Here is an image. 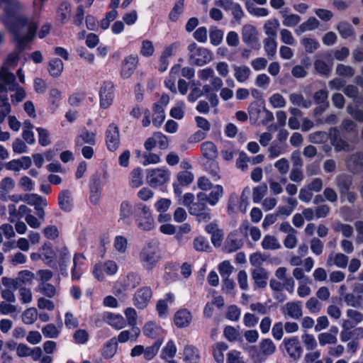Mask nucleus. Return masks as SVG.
<instances>
[{"mask_svg": "<svg viewBox=\"0 0 363 363\" xmlns=\"http://www.w3.org/2000/svg\"><path fill=\"white\" fill-rule=\"evenodd\" d=\"M4 8V13L0 19L5 26H9V21H16L19 23H24L27 33L23 35L26 39H32L36 24L21 16L19 13L24 10V6L18 0H0V9Z\"/></svg>", "mask_w": 363, "mask_h": 363, "instance_id": "f257e3e1", "label": "nucleus"}, {"mask_svg": "<svg viewBox=\"0 0 363 363\" xmlns=\"http://www.w3.org/2000/svg\"><path fill=\"white\" fill-rule=\"evenodd\" d=\"M47 0H34L33 1V16L31 18H28L23 15V13L26 11V6H24V10L19 13V15L23 18H26L28 22L33 21L36 24V28L35 29L33 36L32 39H26L23 38V35L27 33V29L26 26H24V23H19L16 21H9V26H5L11 33H13L14 35L15 40L18 44V46L22 48L24 44L32 41L36 33V30L38 26V22L36 21V18L39 17L40 11L43 8V3Z\"/></svg>", "mask_w": 363, "mask_h": 363, "instance_id": "f03ea898", "label": "nucleus"}, {"mask_svg": "<svg viewBox=\"0 0 363 363\" xmlns=\"http://www.w3.org/2000/svg\"><path fill=\"white\" fill-rule=\"evenodd\" d=\"M160 258L159 242L156 240L145 242L139 253L140 262L146 270L155 267Z\"/></svg>", "mask_w": 363, "mask_h": 363, "instance_id": "7ed1b4c3", "label": "nucleus"}, {"mask_svg": "<svg viewBox=\"0 0 363 363\" xmlns=\"http://www.w3.org/2000/svg\"><path fill=\"white\" fill-rule=\"evenodd\" d=\"M170 171L165 167L151 168L147 170V183L153 188L162 186L169 182Z\"/></svg>", "mask_w": 363, "mask_h": 363, "instance_id": "20e7f679", "label": "nucleus"}, {"mask_svg": "<svg viewBox=\"0 0 363 363\" xmlns=\"http://www.w3.org/2000/svg\"><path fill=\"white\" fill-rule=\"evenodd\" d=\"M188 51L191 62L197 66L207 65L213 58V55L209 50L199 47L195 43L189 45Z\"/></svg>", "mask_w": 363, "mask_h": 363, "instance_id": "39448f33", "label": "nucleus"}, {"mask_svg": "<svg viewBox=\"0 0 363 363\" xmlns=\"http://www.w3.org/2000/svg\"><path fill=\"white\" fill-rule=\"evenodd\" d=\"M19 60V54L17 52L11 53L5 62L4 63L0 71V82L7 86H11V88L15 86V76L8 70V67H14L17 65Z\"/></svg>", "mask_w": 363, "mask_h": 363, "instance_id": "423d86ee", "label": "nucleus"}, {"mask_svg": "<svg viewBox=\"0 0 363 363\" xmlns=\"http://www.w3.org/2000/svg\"><path fill=\"white\" fill-rule=\"evenodd\" d=\"M138 213L135 218L137 226L142 230H151L154 228L155 223L150 208L140 203L138 206Z\"/></svg>", "mask_w": 363, "mask_h": 363, "instance_id": "0eeeda50", "label": "nucleus"}, {"mask_svg": "<svg viewBox=\"0 0 363 363\" xmlns=\"http://www.w3.org/2000/svg\"><path fill=\"white\" fill-rule=\"evenodd\" d=\"M118 270L117 263L113 260H106L104 262L96 264L93 269V274L96 279L103 281L105 278L104 274L108 276L114 275Z\"/></svg>", "mask_w": 363, "mask_h": 363, "instance_id": "6e6552de", "label": "nucleus"}, {"mask_svg": "<svg viewBox=\"0 0 363 363\" xmlns=\"http://www.w3.org/2000/svg\"><path fill=\"white\" fill-rule=\"evenodd\" d=\"M152 296L150 287L143 286L138 289L133 297V304L139 310L145 309L149 304Z\"/></svg>", "mask_w": 363, "mask_h": 363, "instance_id": "1a4fd4ad", "label": "nucleus"}, {"mask_svg": "<svg viewBox=\"0 0 363 363\" xmlns=\"http://www.w3.org/2000/svg\"><path fill=\"white\" fill-rule=\"evenodd\" d=\"M242 40L253 48L259 49L258 32L257 28L251 24H245L242 28Z\"/></svg>", "mask_w": 363, "mask_h": 363, "instance_id": "9d476101", "label": "nucleus"}, {"mask_svg": "<svg viewBox=\"0 0 363 363\" xmlns=\"http://www.w3.org/2000/svg\"><path fill=\"white\" fill-rule=\"evenodd\" d=\"M168 145L167 137L160 132L155 133L145 140L144 144L145 148L147 151H151L156 147H159L161 150H165L168 147Z\"/></svg>", "mask_w": 363, "mask_h": 363, "instance_id": "9b49d317", "label": "nucleus"}, {"mask_svg": "<svg viewBox=\"0 0 363 363\" xmlns=\"http://www.w3.org/2000/svg\"><path fill=\"white\" fill-rule=\"evenodd\" d=\"M140 277L135 272H129L124 278L122 286H118L116 284L113 288V293L118 296L128 289H133L138 286L140 283Z\"/></svg>", "mask_w": 363, "mask_h": 363, "instance_id": "f8f14e48", "label": "nucleus"}, {"mask_svg": "<svg viewBox=\"0 0 363 363\" xmlns=\"http://www.w3.org/2000/svg\"><path fill=\"white\" fill-rule=\"evenodd\" d=\"M100 106L108 108L114 99L113 84L111 82H104L99 91Z\"/></svg>", "mask_w": 363, "mask_h": 363, "instance_id": "ddd939ff", "label": "nucleus"}, {"mask_svg": "<svg viewBox=\"0 0 363 363\" xmlns=\"http://www.w3.org/2000/svg\"><path fill=\"white\" fill-rule=\"evenodd\" d=\"M344 301L348 306L352 307H358L363 304V284H355L352 293L346 294Z\"/></svg>", "mask_w": 363, "mask_h": 363, "instance_id": "4468645a", "label": "nucleus"}, {"mask_svg": "<svg viewBox=\"0 0 363 363\" xmlns=\"http://www.w3.org/2000/svg\"><path fill=\"white\" fill-rule=\"evenodd\" d=\"M86 269V260L82 254H75L73 257V266L71 269L72 281L79 280Z\"/></svg>", "mask_w": 363, "mask_h": 363, "instance_id": "2eb2a0df", "label": "nucleus"}, {"mask_svg": "<svg viewBox=\"0 0 363 363\" xmlns=\"http://www.w3.org/2000/svg\"><path fill=\"white\" fill-rule=\"evenodd\" d=\"M138 63L137 55H130L125 57L121 66V76L128 79L132 76Z\"/></svg>", "mask_w": 363, "mask_h": 363, "instance_id": "dca6fc26", "label": "nucleus"}, {"mask_svg": "<svg viewBox=\"0 0 363 363\" xmlns=\"http://www.w3.org/2000/svg\"><path fill=\"white\" fill-rule=\"evenodd\" d=\"M106 143L109 151H116L120 143L118 127L114 124L109 125L106 133Z\"/></svg>", "mask_w": 363, "mask_h": 363, "instance_id": "f3484780", "label": "nucleus"}, {"mask_svg": "<svg viewBox=\"0 0 363 363\" xmlns=\"http://www.w3.org/2000/svg\"><path fill=\"white\" fill-rule=\"evenodd\" d=\"M285 318L298 319L302 316V306L298 301L288 302L281 308Z\"/></svg>", "mask_w": 363, "mask_h": 363, "instance_id": "a211bd4d", "label": "nucleus"}, {"mask_svg": "<svg viewBox=\"0 0 363 363\" xmlns=\"http://www.w3.org/2000/svg\"><path fill=\"white\" fill-rule=\"evenodd\" d=\"M174 295L172 293L166 294L163 298L157 301L156 310L158 315L162 318H166L169 315V306L174 302Z\"/></svg>", "mask_w": 363, "mask_h": 363, "instance_id": "6ab92c4d", "label": "nucleus"}, {"mask_svg": "<svg viewBox=\"0 0 363 363\" xmlns=\"http://www.w3.org/2000/svg\"><path fill=\"white\" fill-rule=\"evenodd\" d=\"M60 208L65 212H70L74 208V199L72 194L69 190H62L57 198Z\"/></svg>", "mask_w": 363, "mask_h": 363, "instance_id": "aec40b11", "label": "nucleus"}, {"mask_svg": "<svg viewBox=\"0 0 363 363\" xmlns=\"http://www.w3.org/2000/svg\"><path fill=\"white\" fill-rule=\"evenodd\" d=\"M96 144V135L95 133L89 131L84 128L77 135L75 139L76 146H83L84 145H95Z\"/></svg>", "mask_w": 363, "mask_h": 363, "instance_id": "412c9836", "label": "nucleus"}, {"mask_svg": "<svg viewBox=\"0 0 363 363\" xmlns=\"http://www.w3.org/2000/svg\"><path fill=\"white\" fill-rule=\"evenodd\" d=\"M191 321V313L186 308H180L174 315V323L177 328H186Z\"/></svg>", "mask_w": 363, "mask_h": 363, "instance_id": "4be33fe9", "label": "nucleus"}, {"mask_svg": "<svg viewBox=\"0 0 363 363\" xmlns=\"http://www.w3.org/2000/svg\"><path fill=\"white\" fill-rule=\"evenodd\" d=\"M283 343L284 344L287 353L291 357L296 359L301 357L302 349L297 337H293L284 339Z\"/></svg>", "mask_w": 363, "mask_h": 363, "instance_id": "5701e85b", "label": "nucleus"}, {"mask_svg": "<svg viewBox=\"0 0 363 363\" xmlns=\"http://www.w3.org/2000/svg\"><path fill=\"white\" fill-rule=\"evenodd\" d=\"M103 319L105 323L116 330H121L126 325L125 318L118 313L106 312L104 314Z\"/></svg>", "mask_w": 363, "mask_h": 363, "instance_id": "b1692460", "label": "nucleus"}, {"mask_svg": "<svg viewBox=\"0 0 363 363\" xmlns=\"http://www.w3.org/2000/svg\"><path fill=\"white\" fill-rule=\"evenodd\" d=\"M32 164L30 157L23 156L17 160H12L5 164L6 169L13 172H20L21 169H28Z\"/></svg>", "mask_w": 363, "mask_h": 363, "instance_id": "393cba45", "label": "nucleus"}, {"mask_svg": "<svg viewBox=\"0 0 363 363\" xmlns=\"http://www.w3.org/2000/svg\"><path fill=\"white\" fill-rule=\"evenodd\" d=\"M349 258L347 255L340 252H331L327 259L328 267L335 266L340 269H345L348 264Z\"/></svg>", "mask_w": 363, "mask_h": 363, "instance_id": "a878e982", "label": "nucleus"}, {"mask_svg": "<svg viewBox=\"0 0 363 363\" xmlns=\"http://www.w3.org/2000/svg\"><path fill=\"white\" fill-rule=\"evenodd\" d=\"M101 186L100 178L97 175H94L90 183V202L93 204H97L101 199Z\"/></svg>", "mask_w": 363, "mask_h": 363, "instance_id": "bb28decb", "label": "nucleus"}, {"mask_svg": "<svg viewBox=\"0 0 363 363\" xmlns=\"http://www.w3.org/2000/svg\"><path fill=\"white\" fill-rule=\"evenodd\" d=\"M260 353L257 357V360L264 361L267 357L272 355L276 351V345L270 339H264L259 343Z\"/></svg>", "mask_w": 363, "mask_h": 363, "instance_id": "cd10ccee", "label": "nucleus"}, {"mask_svg": "<svg viewBox=\"0 0 363 363\" xmlns=\"http://www.w3.org/2000/svg\"><path fill=\"white\" fill-rule=\"evenodd\" d=\"M252 277L257 287L264 288L267 286L268 273L264 268H255L252 272Z\"/></svg>", "mask_w": 363, "mask_h": 363, "instance_id": "c85d7f7f", "label": "nucleus"}, {"mask_svg": "<svg viewBox=\"0 0 363 363\" xmlns=\"http://www.w3.org/2000/svg\"><path fill=\"white\" fill-rule=\"evenodd\" d=\"M280 14L282 18V23L286 27H295L301 21V17L297 14L289 13L287 8L281 10Z\"/></svg>", "mask_w": 363, "mask_h": 363, "instance_id": "c756f323", "label": "nucleus"}, {"mask_svg": "<svg viewBox=\"0 0 363 363\" xmlns=\"http://www.w3.org/2000/svg\"><path fill=\"white\" fill-rule=\"evenodd\" d=\"M16 186L15 181L11 177H4L0 182V199L6 201L8 194Z\"/></svg>", "mask_w": 363, "mask_h": 363, "instance_id": "7c9ffc66", "label": "nucleus"}, {"mask_svg": "<svg viewBox=\"0 0 363 363\" xmlns=\"http://www.w3.org/2000/svg\"><path fill=\"white\" fill-rule=\"evenodd\" d=\"M320 26V22L315 17L308 18L305 22L302 23L295 30L294 33L297 35H300L302 33L307 31H312L318 28Z\"/></svg>", "mask_w": 363, "mask_h": 363, "instance_id": "2f4dec72", "label": "nucleus"}, {"mask_svg": "<svg viewBox=\"0 0 363 363\" xmlns=\"http://www.w3.org/2000/svg\"><path fill=\"white\" fill-rule=\"evenodd\" d=\"M183 356L185 363H199L200 361L199 351L191 345H187L184 347Z\"/></svg>", "mask_w": 363, "mask_h": 363, "instance_id": "473e14b6", "label": "nucleus"}, {"mask_svg": "<svg viewBox=\"0 0 363 363\" xmlns=\"http://www.w3.org/2000/svg\"><path fill=\"white\" fill-rule=\"evenodd\" d=\"M245 8L250 15L255 17H266L269 13L267 9L257 6L251 0L245 1Z\"/></svg>", "mask_w": 363, "mask_h": 363, "instance_id": "72a5a7b5", "label": "nucleus"}, {"mask_svg": "<svg viewBox=\"0 0 363 363\" xmlns=\"http://www.w3.org/2000/svg\"><path fill=\"white\" fill-rule=\"evenodd\" d=\"M234 77L240 83L245 82L250 77L251 70L245 65H233Z\"/></svg>", "mask_w": 363, "mask_h": 363, "instance_id": "f704fd0d", "label": "nucleus"}, {"mask_svg": "<svg viewBox=\"0 0 363 363\" xmlns=\"http://www.w3.org/2000/svg\"><path fill=\"white\" fill-rule=\"evenodd\" d=\"M143 184V169L140 167L133 169L129 174V185L133 188H138Z\"/></svg>", "mask_w": 363, "mask_h": 363, "instance_id": "c9c22d12", "label": "nucleus"}, {"mask_svg": "<svg viewBox=\"0 0 363 363\" xmlns=\"http://www.w3.org/2000/svg\"><path fill=\"white\" fill-rule=\"evenodd\" d=\"M280 26V23L278 19L271 18L267 20L264 25V33L267 35V38H277V30Z\"/></svg>", "mask_w": 363, "mask_h": 363, "instance_id": "e433bc0d", "label": "nucleus"}, {"mask_svg": "<svg viewBox=\"0 0 363 363\" xmlns=\"http://www.w3.org/2000/svg\"><path fill=\"white\" fill-rule=\"evenodd\" d=\"M140 333V330L137 327H132L130 330L121 332L118 336L120 342L123 343L128 340L135 341Z\"/></svg>", "mask_w": 363, "mask_h": 363, "instance_id": "4c0bfd02", "label": "nucleus"}, {"mask_svg": "<svg viewBox=\"0 0 363 363\" xmlns=\"http://www.w3.org/2000/svg\"><path fill=\"white\" fill-rule=\"evenodd\" d=\"M70 258V255L66 247L62 248L59 252V268L60 274L64 277L68 276L67 262Z\"/></svg>", "mask_w": 363, "mask_h": 363, "instance_id": "58836bf2", "label": "nucleus"}, {"mask_svg": "<svg viewBox=\"0 0 363 363\" xmlns=\"http://www.w3.org/2000/svg\"><path fill=\"white\" fill-rule=\"evenodd\" d=\"M113 247L118 254H125L128 247L127 238L123 235H116L113 241Z\"/></svg>", "mask_w": 363, "mask_h": 363, "instance_id": "ea45409f", "label": "nucleus"}, {"mask_svg": "<svg viewBox=\"0 0 363 363\" xmlns=\"http://www.w3.org/2000/svg\"><path fill=\"white\" fill-rule=\"evenodd\" d=\"M264 50L269 59H274L277 53V43L276 38H266L264 41Z\"/></svg>", "mask_w": 363, "mask_h": 363, "instance_id": "a19ab883", "label": "nucleus"}, {"mask_svg": "<svg viewBox=\"0 0 363 363\" xmlns=\"http://www.w3.org/2000/svg\"><path fill=\"white\" fill-rule=\"evenodd\" d=\"M64 69V65L58 58L52 59L48 65V72L52 77H58L61 75Z\"/></svg>", "mask_w": 363, "mask_h": 363, "instance_id": "79ce46f5", "label": "nucleus"}, {"mask_svg": "<svg viewBox=\"0 0 363 363\" xmlns=\"http://www.w3.org/2000/svg\"><path fill=\"white\" fill-rule=\"evenodd\" d=\"M33 125L28 121H26L23 124L22 137L23 140L29 145H33L35 142L34 133L33 132Z\"/></svg>", "mask_w": 363, "mask_h": 363, "instance_id": "37998d69", "label": "nucleus"}, {"mask_svg": "<svg viewBox=\"0 0 363 363\" xmlns=\"http://www.w3.org/2000/svg\"><path fill=\"white\" fill-rule=\"evenodd\" d=\"M162 332V329L160 326L153 322H147L143 327V333L147 337L155 338L157 335H160Z\"/></svg>", "mask_w": 363, "mask_h": 363, "instance_id": "c03bdc74", "label": "nucleus"}, {"mask_svg": "<svg viewBox=\"0 0 363 363\" xmlns=\"http://www.w3.org/2000/svg\"><path fill=\"white\" fill-rule=\"evenodd\" d=\"M262 247L266 250H275L281 247V245L278 239L270 235H267L264 237L262 241Z\"/></svg>", "mask_w": 363, "mask_h": 363, "instance_id": "a18cd8bd", "label": "nucleus"}, {"mask_svg": "<svg viewBox=\"0 0 363 363\" xmlns=\"http://www.w3.org/2000/svg\"><path fill=\"white\" fill-rule=\"evenodd\" d=\"M62 100V92L58 89L52 88L50 90L48 94V102L51 109L55 110L60 106Z\"/></svg>", "mask_w": 363, "mask_h": 363, "instance_id": "49530a36", "label": "nucleus"}, {"mask_svg": "<svg viewBox=\"0 0 363 363\" xmlns=\"http://www.w3.org/2000/svg\"><path fill=\"white\" fill-rule=\"evenodd\" d=\"M211 191L208 196V203L211 206H215L218 203L223 194V188L220 185H216L211 188Z\"/></svg>", "mask_w": 363, "mask_h": 363, "instance_id": "de8ad7c7", "label": "nucleus"}, {"mask_svg": "<svg viewBox=\"0 0 363 363\" xmlns=\"http://www.w3.org/2000/svg\"><path fill=\"white\" fill-rule=\"evenodd\" d=\"M153 112L152 123L156 127H159L165 119L164 108L159 104H155L153 106Z\"/></svg>", "mask_w": 363, "mask_h": 363, "instance_id": "09e8293b", "label": "nucleus"}, {"mask_svg": "<svg viewBox=\"0 0 363 363\" xmlns=\"http://www.w3.org/2000/svg\"><path fill=\"white\" fill-rule=\"evenodd\" d=\"M38 313L35 308L31 307L26 309L22 315V321L24 324L31 325L38 319Z\"/></svg>", "mask_w": 363, "mask_h": 363, "instance_id": "8fccbe9b", "label": "nucleus"}, {"mask_svg": "<svg viewBox=\"0 0 363 363\" xmlns=\"http://www.w3.org/2000/svg\"><path fill=\"white\" fill-rule=\"evenodd\" d=\"M42 255V260L46 264L50 265L55 259V253L50 245L45 244L40 248Z\"/></svg>", "mask_w": 363, "mask_h": 363, "instance_id": "3c124183", "label": "nucleus"}, {"mask_svg": "<svg viewBox=\"0 0 363 363\" xmlns=\"http://www.w3.org/2000/svg\"><path fill=\"white\" fill-rule=\"evenodd\" d=\"M23 201L34 207L39 205L48 206L47 200L35 194H26L23 196Z\"/></svg>", "mask_w": 363, "mask_h": 363, "instance_id": "603ef678", "label": "nucleus"}, {"mask_svg": "<svg viewBox=\"0 0 363 363\" xmlns=\"http://www.w3.org/2000/svg\"><path fill=\"white\" fill-rule=\"evenodd\" d=\"M177 350L174 342L172 340H169L162 350L161 358L164 360L172 359L175 356Z\"/></svg>", "mask_w": 363, "mask_h": 363, "instance_id": "864d4df0", "label": "nucleus"}, {"mask_svg": "<svg viewBox=\"0 0 363 363\" xmlns=\"http://www.w3.org/2000/svg\"><path fill=\"white\" fill-rule=\"evenodd\" d=\"M201 150L203 155L207 158L212 159L217 155V149L212 142H204L201 145Z\"/></svg>", "mask_w": 363, "mask_h": 363, "instance_id": "5fc2aeb1", "label": "nucleus"}, {"mask_svg": "<svg viewBox=\"0 0 363 363\" xmlns=\"http://www.w3.org/2000/svg\"><path fill=\"white\" fill-rule=\"evenodd\" d=\"M62 325L55 326L54 324H48L42 328L43 335L47 338H56L58 337Z\"/></svg>", "mask_w": 363, "mask_h": 363, "instance_id": "6e6d98bb", "label": "nucleus"}, {"mask_svg": "<svg viewBox=\"0 0 363 363\" xmlns=\"http://www.w3.org/2000/svg\"><path fill=\"white\" fill-rule=\"evenodd\" d=\"M318 343L323 347L326 345H335L337 342V337L328 332L320 333L318 335Z\"/></svg>", "mask_w": 363, "mask_h": 363, "instance_id": "4d7b16f0", "label": "nucleus"}, {"mask_svg": "<svg viewBox=\"0 0 363 363\" xmlns=\"http://www.w3.org/2000/svg\"><path fill=\"white\" fill-rule=\"evenodd\" d=\"M201 84L199 82H196L195 81H193L190 84V88L191 91L189 94L188 95V101L189 102H194L196 101L199 97L202 95V90L200 88Z\"/></svg>", "mask_w": 363, "mask_h": 363, "instance_id": "13d9d810", "label": "nucleus"}, {"mask_svg": "<svg viewBox=\"0 0 363 363\" xmlns=\"http://www.w3.org/2000/svg\"><path fill=\"white\" fill-rule=\"evenodd\" d=\"M228 350V345L224 342H218L213 350V357L218 363H223L224 352Z\"/></svg>", "mask_w": 363, "mask_h": 363, "instance_id": "bf43d9fd", "label": "nucleus"}, {"mask_svg": "<svg viewBox=\"0 0 363 363\" xmlns=\"http://www.w3.org/2000/svg\"><path fill=\"white\" fill-rule=\"evenodd\" d=\"M301 43L305 51L308 53L314 52L320 46L318 40L312 38L304 37L301 39Z\"/></svg>", "mask_w": 363, "mask_h": 363, "instance_id": "052dcab7", "label": "nucleus"}, {"mask_svg": "<svg viewBox=\"0 0 363 363\" xmlns=\"http://www.w3.org/2000/svg\"><path fill=\"white\" fill-rule=\"evenodd\" d=\"M35 291L49 298L55 296L57 292L56 288L49 283L38 284Z\"/></svg>", "mask_w": 363, "mask_h": 363, "instance_id": "680f3d73", "label": "nucleus"}, {"mask_svg": "<svg viewBox=\"0 0 363 363\" xmlns=\"http://www.w3.org/2000/svg\"><path fill=\"white\" fill-rule=\"evenodd\" d=\"M206 206L205 203L195 202L189 207V213L192 215L203 216V218L210 219L208 213H202L205 211Z\"/></svg>", "mask_w": 363, "mask_h": 363, "instance_id": "e2e57ef3", "label": "nucleus"}, {"mask_svg": "<svg viewBox=\"0 0 363 363\" xmlns=\"http://www.w3.org/2000/svg\"><path fill=\"white\" fill-rule=\"evenodd\" d=\"M34 279L35 274L29 270L19 272L17 277L18 282L24 285H31Z\"/></svg>", "mask_w": 363, "mask_h": 363, "instance_id": "0e129e2a", "label": "nucleus"}, {"mask_svg": "<svg viewBox=\"0 0 363 363\" xmlns=\"http://www.w3.org/2000/svg\"><path fill=\"white\" fill-rule=\"evenodd\" d=\"M140 53L145 57H150L155 53V47L153 43L150 40H143L141 42Z\"/></svg>", "mask_w": 363, "mask_h": 363, "instance_id": "69168bd1", "label": "nucleus"}, {"mask_svg": "<svg viewBox=\"0 0 363 363\" xmlns=\"http://www.w3.org/2000/svg\"><path fill=\"white\" fill-rule=\"evenodd\" d=\"M118 343L115 338L111 339L105 345L103 350V355L106 358H111L117 350Z\"/></svg>", "mask_w": 363, "mask_h": 363, "instance_id": "338daca9", "label": "nucleus"}, {"mask_svg": "<svg viewBox=\"0 0 363 363\" xmlns=\"http://www.w3.org/2000/svg\"><path fill=\"white\" fill-rule=\"evenodd\" d=\"M186 106L184 101H179L175 106L170 110V116L177 120L183 118L185 113Z\"/></svg>", "mask_w": 363, "mask_h": 363, "instance_id": "774afa93", "label": "nucleus"}]
</instances>
